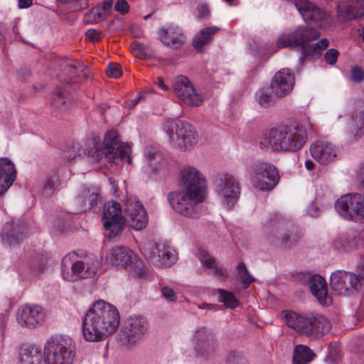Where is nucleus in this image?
Wrapping results in <instances>:
<instances>
[{"mask_svg":"<svg viewBox=\"0 0 364 364\" xmlns=\"http://www.w3.org/2000/svg\"><path fill=\"white\" fill-rule=\"evenodd\" d=\"M181 173L183 188L168 193V202L179 215L197 218L201 213V203L206 197L205 180L193 167H185Z\"/></svg>","mask_w":364,"mask_h":364,"instance_id":"f257e3e1","label":"nucleus"},{"mask_svg":"<svg viewBox=\"0 0 364 364\" xmlns=\"http://www.w3.org/2000/svg\"><path fill=\"white\" fill-rule=\"evenodd\" d=\"M119 322V313L114 305L102 299L96 300L85 316L83 337L89 342L103 341L117 331Z\"/></svg>","mask_w":364,"mask_h":364,"instance_id":"f03ea898","label":"nucleus"},{"mask_svg":"<svg viewBox=\"0 0 364 364\" xmlns=\"http://www.w3.org/2000/svg\"><path fill=\"white\" fill-rule=\"evenodd\" d=\"M319 36V32L316 29L307 26H299L291 32L282 33L277 39V46L280 48L299 47L304 58H313L320 55L329 45L327 38H323L314 44H309Z\"/></svg>","mask_w":364,"mask_h":364,"instance_id":"7ed1b4c3","label":"nucleus"},{"mask_svg":"<svg viewBox=\"0 0 364 364\" xmlns=\"http://www.w3.org/2000/svg\"><path fill=\"white\" fill-rule=\"evenodd\" d=\"M307 140L306 130L299 126H281L268 130L260 141L276 151L295 152L300 150Z\"/></svg>","mask_w":364,"mask_h":364,"instance_id":"20e7f679","label":"nucleus"},{"mask_svg":"<svg viewBox=\"0 0 364 364\" xmlns=\"http://www.w3.org/2000/svg\"><path fill=\"white\" fill-rule=\"evenodd\" d=\"M97 257L91 253L78 251L67 254L62 259L61 274L68 282L94 277L99 268Z\"/></svg>","mask_w":364,"mask_h":364,"instance_id":"39448f33","label":"nucleus"},{"mask_svg":"<svg viewBox=\"0 0 364 364\" xmlns=\"http://www.w3.org/2000/svg\"><path fill=\"white\" fill-rule=\"evenodd\" d=\"M95 149L92 157L100 162L103 158L109 164L115 165L121 164L125 161L131 162L129 156L130 146L125 143H122L119 139V134L116 130H109L105 135L103 142L101 144L99 139H93Z\"/></svg>","mask_w":364,"mask_h":364,"instance_id":"423d86ee","label":"nucleus"},{"mask_svg":"<svg viewBox=\"0 0 364 364\" xmlns=\"http://www.w3.org/2000/svg\"><path fill=\"white\" fill-rule=\"evenodd\" d=\"M106 259L114 267L124 268L134 277L142 278L147 269L137 255L125 247H115L110 250Z\"/></svg>","mask_w":364,"mask_h":364,"instance_id":"0eeeda50","label":"nucleus"},{"mask_svg":"<svg viewBox=\"0 0 364 364\" xmlns=\"http://www.w3.org/2000/svg\"><path fill=\"white\" fill-rule=\"evenodd\" d=\"M45 364H73L75 358L74 346L69 338H55L48 340L44 347Z\"/></svg>","mask_w":364,"mask_h":364,"instance_id":"6e6552de","label":"nucleus"},{"mask_svg":"<svg viewBox=\"0 0 364 364\" xmlns=\"http://www.w3.org/2000/svg\"><path fill=\"white\" fill-rule=\"evenodd\" d=\"M164 129L169 136L170 142L181 149H188L197 142V134L188 122L178 119H168Z\"/></svg>","mask_w":364,"mask_h":364,"instance_id":"1a4fd4ad","label":"nucleus"},{"mask_svg":"<svg viewBox=\"0 0 364 364\" xmlns=\"http://www.w3.org/2000/svg\"><path fill=\"white\" fill-rule=\"evenodd\" d=\"M337 212L345 219L364 222V196L348 194L341 196L335 204Z\"/></svg>","mask_w":364,"mask_h":364,"instance_id":"9d476101","label":"nucleus"},{"mask_svg":"<svg viewBox=\"0 0 364 364\" xmlns=\"http://www.w3.org/2000/svg\"><path fill=\"white\" fill-rule=\"evenodd\" d=\"M102 222L105 235L108 238H113L122 231L125 227V219L119 203L111 200L105 204Z\"/></svg>","mask_w":364,"mask_h":364,"instance_id":"9b49d317","label":"nucleus"},{"mask_svg":"<svg viewBox=\"0 0 364 364\" xmlns=\"http://www.w3.org/2000/svg\"><path fill=\"white\" fill-rule=\"evenodd\" d=\"M331 289L338 295L349 296L359 291L362 281L357 274L343 270L332 273L330 278Z\"/></svg>","mask_w":364,"mask_h":364,"instance_id":"f8f14e48","label":"nucleus"},{"mask_svg":"<svg viewBox=\"0 0 364 364\" xmlns=\"http://www.w3.org/2000/svg\"><path fill=\"white\" fill-rule=\"evenodd\" d=\"M295 5L304 20L321 28H326L332 23V18L327 12L316 7L307 0H296Z\"/></svg>","mask_w":364,"mask_h":364,"instance_id":"ddd939ff","label":"nucleus"},{"mask_svg":"<svg viewBox=\"0 0 364 364\" xmlns=\"http://www.w3.org/2000/svg\"><path fill=\"white\" fill-rule=\"evenodd\" d=\"M252 181L255 186L260 190L272 189L279 180L278 171L273 165L262 162L257 164L252 173Z\"/></svg>","mask_w":364,"mask_h":364,"instance_id":"4468645a","label":"nucleus"},{"mask_svg":"<svg viewBox=\"0 0 364 364\" xmlns=\"http://www.w3.org/2000/svg\"><path fill=\"white\" fill-rule=\"evenodd\" d=\"M146 259L156 265L171 266L177 259L176 251L164 243H151L144 250Z\"/></svg>","mask_w":364,"mask_h":364,"instance_id":"2eb2a0df","label":"nucleus"},{"mask_svg":"<svg viewBox=\"0 0 364 364\" xmlns=\"http://www.w3.org/2000/svg\"><path fill=\"white\" fill-rule=\"evenodd\" d=\"M173 90L181 103L199 106L202 103L201 97L196 92L190 80L186 76L178 77L173 84Z\"/></svg>","mask_w":364,"mask_h":364,"instance_id":"dca6fc26","label":"nucleus"},{"mask_svg":"<svg viewBox=\"0 0 364 364\" xmlns=\"http://www.w3.org/2000/svg\"><path fill=\"white\" fill-rule=\"evenodd\" d=\"M46 319V312L39 305L26 304L18 310L17 321L22 326L36 328Z\"/></svg>","mask_w":364,"mask_h":364,"instance_id":"f3484780","label":"nucleus"},{"mask_svg":"<svg viewBox=\"0 0 364 364\" xmlns=\"http://www.w3.org/2000/svg\"><path fill=\"white\" fill-rule=\"evenodd\" d=\"M294 85V73L287 69L277 72L272 78L270 89L279 97L288 95Z\"/></svg>","mask_w":364,"mask_h":364,"instance_id":"a211bd4d","label":"nucleus"},{"mask_svg":"<svg viewBox=\"0 0 364 364\" xmlns=\"http://www.w3.org/2000/svg\"><path fill=\"white\" fill-rule=\"evenodd\" d=\"M311 156L321 164L333 162L338 155L337 148L331 142L318 140L311 146Z\"/></svg>","mask_w":364,"mask_h":364,"instance_id":"6ab92c4d","label":"nucleus"},{"mask_svg":"<svg viewBox=\"0 0 364 364\" xmlns=\"http://www.w3.org/2000/svg\"><path fill=\"white\" fill-rule=\"evenodd\" d=\"M129 225L132 229L141 230L148 223V215L143 205L139 201H132L126 208Z\"/></svg>","mask_w":364,"mask_h":364,"instance_id":"aec40b11","label":"nucleus"},{"mask_svg":"<svg viewBox=\"0 0 364 364\" xmlns=\"http://www.w3.org/2000/svg\"><path fill=\"white\" fill-rule=\"evenodd\" d=\"M219 193L228 206H232L237 200L240 187L233 176L225 173L221 176Z\"/></svg>","mask_w":364,"mask_h":364,"instance_id":"412c9836","label":"nucleus"},{"mask_svg":"<svg viewBox=\"0 0 364 364\" xmlns=\"http://www.w3.org/2000/svg\"><path fill=\"white\" fill-rule=\"evenodd\" d=\"M161 41L166 46L176 49L180 48L186 42V36L181 28L170 25L161 28L159 33Z\"/></svg>","mask_w":364,"mask_h":364,"instance_id":"4be33fe9","label":"nucleus"},{"mask_svg":"<svg viewBox=\"0 0 364 364\" xmlns=\"http://www.w3.org/2000/svg\"><path fill=\"white\" fill-rule=\"evenodd\" d=\"M340 16L354 19L364 16V0H341L337 6Z\"/></svg>","mask_w":364,"mask_h":364,"instance_id":"5701e85b","label":"nucleus"},{"mask_svg":"<svg viewBox=\"0 0 364 364\" xmlns=\"http://www.w3.org/2000/svg\"><path fill=\"white\" fill-rule=\"evenodd\" d=\"M16 176L14 164L6 158L0 159V196L11 186Z\"/></svg>","mask_w":364,"mask_h":364,"instance_id":"b1692460","label":"nucleus"},{"mask_svg":"<svg viewBox=\"0 0 364 364\" xmlns=\"http://www.w3.org/2000/svg\"><path fill=\"white\" fill-rule=\"evenodd\" d=\"M309 288L321 305H330L332 303L331 296L328 293L326 282L322 277L316 274L310 277Z\"/></svg>","mask_w":364,"mask_h":364,"instance_id":"393cba45","label":"nucleus"},{"mask_svg":"<svg viewBox=\"0 0 364 364\" xmlns=\"http://www.w3.org/2000/svg\"><path fill=\"white\" fill-rule=\"evenodd\" d=\"M361 240L355 232H348L339 235L332 242V247L334 250L338 252H348L355 250Z\"/></svg>","mask_w":364,"mask_h":364,"instance_id":"a878e982","label":"nucleus"},{"mask_svg":"<svg viewBox=\"0 0 364 364\" xmlns=\"http://www.w3.org/2000/svg\"><path fill=\"white\" fill-rule=\"evenodd\" d=\"M146 331V323L142 318H129L124 326V332L129 344H134Z\"/></svg>","mask_w":364,"mask_h":364,"instance_id":"bb28decb","label":"nucleus"},{"mask_svg":"<svg viewBox=\"0 0 364 364\" xmlns=\"http://www.w3.org/2000/svg\"><path fill=\"white\" fill-rule=\"evenodd\" d=\"M146 158L148 160V166L145 171L154 175H165L168 171V161L167 159L163 157L160 153H157L153 150L146 152Z\"/></svg>","mask_w":364,"mask_h":364,"instance_id":"cd10ccee","label":"nucleus"},{"mask_svg":"<svg viewBox=\"0 0 364 364\" xmlns=\"http://www.w3.org/2000/svg\"><path fill=\"white\" fill-rule=\"evenodd\" d=\"M331 328L330 321L323 316L310 315V322L306 336H322L328 333Z\"/></svg>","mask_w":364,"mask_h":364,"instance_id":"c85d7f7f","label":"nucleus"},{"mask_svg":"<svg viewBox=\"0 0 364 364\" xmlns=\"http://www.w3.org/2000/svg\"><path fill=\"white\" fill-rule=\"evenodd\" d=\"M287 325L301 334L306 335L310 315L304 316L294 311L284 312Z\"/></svg>","mask_w":364,"mask_h":364,"instance_id":"c756f323","label":"nucleus"},{"mask_svg":"<svg viewBox=\"0 0 364 364\" xmlns=\"http://www.w3.org/2000/svg\"><path fill=\"white\" fill-rule=\"evenodd\" d=\"M197 257L203 264V267L206 269H209L210 272L212 273L215 277L220 279H225L228 277L227 271L223 268L218 267L216 264L215 259L212 257L205 250L199 249Z\"/></svg>","mask_w":364,"mask_h":364,"instance_id":"7c9ffc66","label":"nucleus"},{"mask_svg":"<svg viewBox=\"0 0 364 364\" xmlns=\"http://www.w3.org/2000/svg\"><path fill=\"white\" fill-rule=\"evenodd\" d=\"M197 342L196 348L203 356H208L213 351L214 343L212 336L205 329H200L195 334Z\"/></svg>","mask_w":364,"mask_h":364,"instance_id":"2f4dec72","label":"nucleus"},{"mask_svg":"<svg viewBox=\"0 0 364 364\" xmlns=\"http://www.w3.org/2000/svg\"><path fill=\"white\" fill-rule=\"evenodd\" d=\"M41 359V351L35 346L22 345L19 350V361L21 364H39Z\"/></svg>","mask_w":364,"mask_h":364,"instance_id":"473e14b6","label":"nucleus"},{"mask_svg":"<svg viewBox=\"0 0 364 364\" xmlns=\"http://www.w3.org/2000/svg\"><path fill=\"white\" fill-rule=\"evenodd\" d=\"M220 31L217 26L205 28L196 36L193 44L197 50H201L203 48L213 40V36Z\"/></svg>","mask_w":364,"mask_h":364,"instance_id":"72a5a7b5","label":"nucleus"},{"mask_svg":"<svg viewBox=\"0 0 364 364\" xmlns=\"http://www.w3.org/2000/svg\"><path fill=\"white\" fill-rule=\"evenodd\" d=\"M50 103L53 109H59L60 112L67 110L69 107V99L67 92L60 88H58L52 95Z\"/></svg>","mask_w":364,"mask_h":364,"instance_id":"f704fd0d","label":"nucleus"},{"mask_svg":"<svg viewBox=\"0 0 364 364\" xmlns=\"http://www.w3.org/2000/svg\"><path fill=\"white\" fill-rule=\"evenodd\" d=\"M314 353L307 346L299 345L294 352V364H306L315 357Z\"/></svg>","mask_w":364,"mask_h":364,"instance_id":"c9c22d12","label":"nucleus"},{"mask_svg":"<svg viewBox=\"0 0 364 364\" xmlns=\"http://www.w3.org/2000/svg\"><path fill=\"white\" fill-rule=\"evenodd\" d=\"M273 92L270 88H262L256 93V99L260 106L269 107L274 104V98L272 95Z\"/></svg>","mask_w":364,"mask_h":364,"instance_id":"e433bc0d","label":"nucleus"},{"mask_svg":"<svg viewBox=\"0 0 364 364\" xmlns=\"http://www.w3.org/2000/svg\"><path fill=\"white\" fill-rule=\"evenodd\" d=\"M298 241V235L285 233L282 235L281 238H278L275 242L273 241V242L277 246L284 249H287L297 244Z\"/></svg>","mask_w":364,"mask_h":364,"instance_id":"4c0bfd02","label":"nucleus"},{"mask_svg":"<svg viewBox=\"0 0 364 364\" xmlns=\"http://www.w3.org/2000/svg\"><path fill=\"white\" fill-rule=\"evenodd\" d=\"M218 292L220 301L223 302L226 306L232 309L239 306L240 303L232 293L223 289H220Z\"/></svg>","mask_w":364,"mask_h":364,"instance_id":"58836bf2","label":"nucleus"},{"mask_svg":"<svg viewBox=\"0 0 364 364\" xmlns=\"http://www.w3.org/2000/svg\"><path fill=\"white\" fill-rule=\"evenodd\" d=\"M130 48L132 54L139 59H144L149 54V48L139 41H134L131 44Z\"/></svg>","mask_w":364,"mask_h":364,"instance_id":"ea45409f","label":"nucleus"},{"mask_svg":"<svg viewBox=\"0 0 364 364\" xmlns=\"http://www.w3.org/2000/svg\"><path fill=\"white\" fill-rule=\"evenodd\" d=\"M237 270L245 288L249 287V285L254 282V278L249 273L244 262H240L237 265Z\"/></svg>","mask_w":364,"mask_h":364,"instance_id":"a19ab883","label":"nucleus"},{"mask_svg":"<svg viewBox=\"0 0 364 364\" xmlns=\"http://www.w3.org/2000/svg\"><path fill=\"white\" fill-rule=\"evenodd\" d=\"M113 2L105 0L97 8L92 10V12L97 14L100 18H106L112 11Z\"/></svg>","mask_w":364,"mask_h":364,"instance_id":"79ce46f5","label":"nucleus"},{"mask_svg":"<svg viewBox=\"0 0 364 364\" xmlns=\"http://www.w3.org/2000/svg\"><path fill=\"white\" fill-rule=\"evenodd\" d=\"M353 126L358 128L355 136L360 137L364 132V108L360 111V115L353 121Z\"/></svg>","mask_w":364,"mask_h":364,"instance_id":"37998d69","label":"nucleus"},{"mask_svg":"<svg viewBox=\"0 0 364 364\" xmlns=\"http://www.w3.org/2000/svg\"><path fill=\"white\" fill-rule=\"evenodd\" d=\"M228 364H247V360L239 353L231 352L227 358Z\"/></svg>","mask_w":364,"mask_h":364,"instance_id":"c03bdc74","label":"nucleus"},{"mask_svg":"<svg viewBox=\"0 0 364 364\" xmlns=\"http://www.w3.org/2000/svg\"><path fill=\"white\" fill-rule=\"evenodd\" d=\"M106 73L109 77H119L122 75L121 66L117 63H110L106 69Z\"/></svg>","mask_w":364,"mask_h":364,"instance_id":"a18cd8bd","label":"nucleus"},{"mask_svg":"<svg viewBox=\"0 0 364 364\" xmlns=\"http://www.w3.org/2000/svg\"><path fill=\"white\" fill-rule=\"evenodd\" d=\"M338 55H339L338 51L336 49L332 48V49L328 50L325 53L324 58L326 59V61L328 64L334 65L337 61Z\"/></svg>","mask_w":364,"mask_h":364,"instance_id":"49530a36","label":"nucleus"},{"mask_svg":"<svg viewBox=\"0 0 364 364\" xmlns=\"http://www.w3.org/2000/svg\"><path fill=\"white\" fill-rule=\"evenodd\" d=\"M116 11L124 15L129 11V6L125 0H118L114 4Z\"/></svg>","mask_w":364,"mask_h":364,"instance_id":"de8ad7c7","label":"nucleus"},{"mask_svg":"<svg viewBox=\"0 0 364 364\" xmlns=\"http://www.w3.org/2000/svg\"><path fill=\"white\" fill-rule=\"evenodd\" d=\"M85 36L93 42L100 41L102 38V32L95 29H89L86 32Z\"/></svg>","mask_w":364,"mask_h":364,"instance_id":"09e8293b","label":"nucleus"},{"mask_svg":"<svg viewBox=\"0 0 364 364\" xmlns=\"http://www.w3.org/2000/svg\"><path fill=\"white\" fill-rule=\"evenodd\" d=\"M2 239L4 241H6L10 245L14 244H17L20 241V236L18 235H14L13 233L9 235L6 232V228L3 230Z\"/></svg>","mask_w":364,"mask_h":364,"instance_id":"8fccbe9b","label":"nucleus"},{"mask_svg":"<svg viewBox=\"0 0 364 364\" xmlns=\"http://www.w3.org/2000/svg\"><path fill=\"white\" fill-rule=\"evenodd\" d=\"M351 77L355 82H361L364 79V72L362 69L355 67L351 70Z\"/></svg>","mask_w":364,"mask_h":364,"instance_id":"3c124183","label":"nucleus"},{"mask_svg":"<svg viewBox=\"0 0 364 364\" xmlns=\"http://www.w3.org/2000/svg\"><path fill=\"white\" fill-rule=\"evenodd\" d=\"M164 296L170 301H175L176 294L173 289L168 287H164L161 290Z\"/></svg>","mask_w":364,"mask_h":364,"instance_id":"603ef678","label":"nucleus"},{"mask_svg":"<svg viewBox=\"0 0 364 364\" xmlns=\"http://www.w3.org/2000/svg\"><path fill=\"white\" fill-rule=\"evenodd\" d=\"M198 12L200 18H205L210 16V10L206 4H200L198 7Z\"/></svg>","mask_w":364,"mask_h":364,"instance_id":"864d4df0","label":"nucleus"},{"mask_svg":"<svg viewBox=\"0 0 364 364\" xmlns=\"http://www.w3.org/2000/svg\"><path fill=\"white\" fill-rule=\"evenodd\" d=\"M308 214L311 217H318L320 214V209L314 203L311 204L307 210Z\"/></svg>","mask_w":364,"mask_h":364,"instance_id":"5fc2aeb1","label":"nucleus"},{"mask_svg":"<svg viewBox=\"0 0 364 364\" xmlns=\"http://www.w3.org/2000/svg\"><path fill=\"white\" fill-rule=\"evenodd\" d=\"M33 5V0H18V7L20 9H28Z\"/></svg>","mask_w":364,"mask_h":364,"instance_id":"6e6d98bb","label":"nucleus"},{"mask_svg":"<svg viewBox=\"0 0 364 364\" xmlns=\"http://www.w3.org/2000/svg\"><path fill=\"white\" fill-rule=\"evenodd\" d=\"M156 84L157 85L161 88L163 90H168V87L167 86L164 84V80L162 78H160L159 77L156 80Z\"/></svg>","mask_w":364,"mask_h":364,"instance_id":"4d7b16f0","label":"nucleus"},{"mask_svg":"<svg viewBox=\"0 0 364 364\" xmlns=\"http://www.w3.org/2000/svg\"><path fill=\"white\" fill-rule=\"evenodd\" d=\"M358 272L362 281L364 282V261L360 263L358 266Z\"/></svg>","mask_w":364,"mask_h":364,"instance_id":"13d9d810","label":"nucleus"},{"mask_svg":"<svg viewBox=\"0 0 364 364\" xmlns=\"http://www.w3.org/2000/svg\"><path fill=\"white\" fill-rule=\"evenodd\" d=\"M97 197L98 194L95 193H92L90 195V203L91 206L95 204Z\"/></svg>","mask_w":364,"mask_h":364,"instance_id":"bf43d9fd","label":"nucleus"},{"mask_svg":"<svg viewBox=\"0 0 364 364\" xmlns=\"http://www.w3.org/2000/svg\"><path fill=\"white\" fill-rule=\"evenodd\" d=\"M305 167L307 170L309 171H311L314 168V164L313 161H310V160H307L306 162H305Z\"/></svg>","mask_w":364,"mask_h":364,"instance_id":"052dcab7","label":"nucleus"},{"mask_svg":"<svg viewBox=\"0 0 364 364\" xmlns=\"http://www.w3.org/2000/svg\"><path fill=\"white\" fill-rule=\"evenodd\" d=\"M359 177H360V181L361 183L363 184L364 186V164H363V166L360 167V169L359 171Z\"/></svg>","mask_w":364,"mask_h":364,"instance_id":"680f3d73","label":"nucleus"},{"mask_svg":"<svg viewBox=\"0 0 364 364\" xmlns=\"http://www.w3.org/2000/svg\"><path fill=\"white\" fill-rule=\"evenodd\" d=\"M58 2L61 4H69L75 1V0H57Z\"/></svg>","mask_w":364,"mask_h":364,"instance_id":"e2e57ef3","label":"nucleus"},{"mask_svg":"<svg viewBox=\"0 0 364 364\" xmlns=\"http://www.w3.org/2000/svg\"><path fill=\"white\" fill-rule=\"evenodd\" d=\"M226 2H228L230 5H233V1L235 0H225Z\"/></svg>","mask_w":364,"mask_h":364,"instance_id":"0e129e2a","label":"nucleus"},{"mask_svg":"<svg viewBox=\"0 0 364 364\" xmlns=\"http://www.w3.org/2000/svg\"><path fill=\"white\" fill-rule=\"evenodd\" d=\"M361 36H362L363 40L364 41V27H363V29L361 33Z\"/></svg>","mask_w":364,"mask_h":364,"instance_id":"69168bd1","label":"nucleus"}]
</instances>
